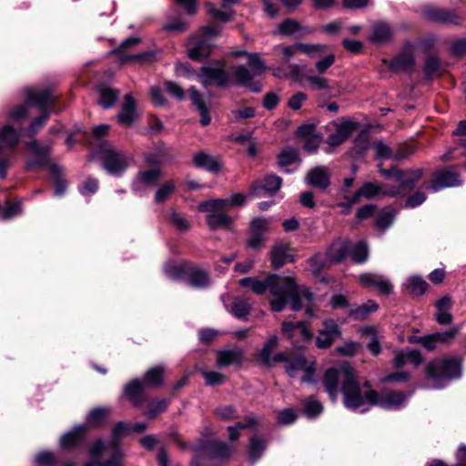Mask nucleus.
I'll list each match as a JSON object with an SVG mask.
<instances>
[{
    "mask_svg": "<svg viewBox=\"0 0 466 466\" xmlns=\"http://www.w3.org/2000/svg\"><path fill=\"white\" fill-rule=\"evenodd\" d=\"M248 66L250 69L245 66L235 67L233 70L235 80L238 85L248 86L254 92H259L260 87L258 83L253 82V78L266 70L265 64L258 54L252 53L248 55Z\"/></svg>",
    "mask_w": 466,
    "mask_h": 466,
    "instance_id": "6e6552de",
    "label": "nucleus"
},
{
    "mask_svg": "<svg viewBox=\"0 0 466 466\" xmlns=\"http://www.w3.org/2000/svg\"><path fill=\"white\" fill-rule=\"evenodd\" d=\"M165 369L161 365L149 369L143 378V382L147 387H157L163 381Z\"/></svg>",
    "mask_w": 466,
    "mask_h": 466,
    "instance_id": "ea45409f",
    "label": "nucleus"
},
{
    "mask_svg": "<svg viewBox=\"0 0 466 466\" xmlns=\"http://www.w3.org/2000/svg\"><path fill=\"white\" fill-rule=\"evenodd\" d=\"M306 181L312 187L325 189L329 185V176L325 167H317L308 172Z\"/></svg>",
    "mask_w": 466,
    "mask_h": 466,
    "instance_id": "473e14b6",
    "label": "nucleus"
},
{
    "mask_svg": "<svg viewBox=\"0 0 466 466\" xmlns=\"http://www.w3.org/2000/svg\"><path fill=\"white\" fill-rule=\"evenodd\" d=\"M298 160V152L293 148L284 149L279 156V165L280 167H288Z\"/></svg>",
    "mask_w": 466,
    "mask_h": 466,
    "instance_id": "6e6d98bb",
    "label": "nucleus"
},
{
    "mask_svg": "<svg viewBox=\"0 0 466 466\" xmlns=\"http://www.w3.org/2000/svg\"><path fill=\"white\" fill-rule=\"evenodd\" d=\"M27 148L34 155V158L26 162V169L44 168L49 164L50 147H41L37 140L26 143Z\"/></svg>",
    "mask_w": 466,
    "mask_h": 466,
    "instance_id": "dca6fc26",
    "label": "nucleus"
},
{
    "mask_svg": "<svg viewBox=\"0 0 466 466\" xmlns=\"http://www.w3.org/2000/svg\"><path fill=\"white\" fill-rule=\"evenodd\" d=\"M206 8L208 13L217 20L227 22L232 18V12L228 10H218L211 4H207Z\"/></svg>",
    "mask_w": 466,
    "mask_h": 466,
    "instance_id": "e2e57ef3",
    "label": "nucleus"
},
{
    "mask_svg": "<svg viewBox=\"0 0 466 466\" xmlns=\"http://www.w3.org/2000/svg\"><path fill=\"white\" fill-rule=\"evenodd\" d=\"M350 255L357 263L365 262L369 255L367 244L363 241H360L354 247H350Z\"/></svg>",
    "mask_w": 466,
    "mask_h": 466,
    "instance_id": "09e8293b",
    "label": "nucleus"
},
{
    "mask_svg": "<svg viewBox=\"0 0 466 466\" xmlns=\"http://www.w3.org/2000/svg\"><path fill=\"white\" fill-rule=\"evenodd\" d=\"M459 174L453 167L445 168L435 172L433 181L431 185H423L425 189L437 192L442 188L460 185Z\"/></svg>",
    "mask_w": 466,
    "mask_h": 466,
    "instance_id": "ddd939ff",
    "label": "nucleus"
},
{
    "mask_svg": "<svg viewBox=\"0 0 466 466\" xmlns=\"http://www.w3.org/2000/svg\"><path fill=\"white\" fill-rule=\"evenodd\" d=\"M408 396L401 391L383 390L376 391L373 406H379L386 410H398L403 406Z\"/></svg>",
    "mask_w": 466,
    "mask_h": 466,
    "instance_id": "4468645a",
    "label": "nucleus"
},
{
    "mask_svg": "<svg viewBox=\"0 0 466 466\" xmlns=\"http://www.w3.org/2000/svg\"><path fill=\"white\" fill-rule=\"evenodd\" d=\"M189 93H190V98L192 100L193 105L197 106V108L198 109V111L201 115V119H200L201 125L202 126L208 125L210 123L211 119L208 115V109L206 106L201 95L198 92V90L194 86L189 88Z\"/></svg>",
    "mask_w": 466,
    "mask_h": 466,
    "instance_id": "4c0bfd02",
    "label": "nucleus"
},
{
    "mask_svg": "<svg viewBox=\"0 0 466 466\" xmlns=\"http://www.w3.org/2000/svg\"><path fill=\"white\" fill-rule=\"evenodd\" d=\"M323 384L332 401H335L339 393V385L341 384L343 403L346 408L361 412L368 410L365 406H373L376 390L366 381L360 383L354 369L348 363L339 367L327 370L323 377Z\"/></svg>",
    "mask_w": 466,
    "mask_h": 466,
    "instance_id": "f03ea898",
    "label": "nucleus"
},
{
    "mask_svg": "<svg viewBox=\"0 0 466 466\" xmlns=\"http://www.w3.org/2000/svg\"><path fill=\"white\" fill-rule=\"evenodd\" d=\"M187 52L191 59L201 60L211 53V45L207 38L192 37L187 42Z\"/></svg>",
    "mask_w": 466,
    "mask_h": 466,
    "instance_id": "393cba45",
    "label": "nucleus"
},
{
    "mask_svg": "<svg viewBox=\"0 0 466 466\" xmlns=\"http://www.w3.org/2000/svg\"><path fill=\"white\" fill-rule=\"evenodd\" d=\"M281 185L282 179L280 177L274 174H268L255 183L253 192L258 196H260L261 192L272 195L279 190Z\"/></svg>",
    "mask_w": 466,
    "mask_h": 466,
    "instance_id": "a878e982",
    "label": "nucleus"
},
{
    "mask_svg": "<svg viewBox=\"0 0 466 466\" xmlns=\"http://www.w3.org/2000/svg\"><path fill=\"white\" fill-rule=\"evenodd\" d=\"M332 125L336 127V131L326 139V143L330 147L343 144L358 127V123L352 120H343L340 123L333 122Z\"/></svg>",
    "mask_w": 466,
    "mask_h": 466,
    "instance_id": "f3484780",
    "label": "nucleus"
},
{
    "mask_svg": "<svg viewBox=\"0 0 466 466\" xmlns=\"http://www.w3.org/2000/svg\"><path fill=\"white\" fill-rule=\"evenodd\" d=\"M270 225V218L262 217L254 218L250 222L247 248L254 250L261 249L267 240L266 234L269 231Z\"/></svg>",
    "mask_w": 466,
    "mask_h": 466,
    "instance_id": "9b49d317",
    "label": "nucleus"
},
{
    "mask_svg": "<svg viewBox=\"0 0 466 466\" xmlns=\"http://www.w3.org/2000/svg\"><path fill=\"white\" fill-rule=\"evenodd\" d=\"M20 139L19 132L10 124L0 129V177H6L7 168L14 158L13 151Z\"/></svg>",
    "mask_w": 466,
    "mask_h": 466,
    "instance_id": "0eeeda50",
    "label": "nucleus"
},
{
    "mask_svg": "<svg viewBox=\"0 0 466 466\" xmlns=\"http://www.w3.org/2000/svg\"><path fill=\"white\" fill-rule=\"evenodd\" d=\"M394 218V211L383 212L376 218L375 227L380 230H384L392 224Z\"/></svg>",
    "mask_w": 466,
    "mask_h": 466,
    "instance_id": "680f3d73",
    "label": "nucleus"
},
{
    "mask_svg": "<svg viewBox=\"0 0 466 466\" xmlns=\"http://www.w3.org/2000/svg\"><path fill=\"white\" fill-rule=\"evenodd\" d=\"M378 308L379 306L374 300H369L367 303L352 309L350 312V316L356 319H363L370 313L375 312Z\"/></svg>",
    "mask_w": 466,
    "mask_h": 466,
    "instance_id": "c03bdc74",
    "label": "nucleus"
},
{
    "mask_svg": "<svg viewBox=\"0 0 466 466\" xmlns=\"http://www.w3.org/2000/svg\"><path fill=\"white\" fill-rule=\"evenodd\" d=\"M321 403L314 398H309L304 404V411L308 417H316L322 412Z\"/></svg>",
    "mask_w": 466,
    "mask_h": 466,
    "instance_id": "4d7b16f0",
    "label": "nucleus"
},
{
    "mask_svg": "<svg viewBox=\"0 0 466 466\" xmlns=\"http://www.w3.org/2000/svg\"><path fill=\"white\" fill-rule=\"evenodd\" d=\"M245 198L243 194L236 193L230 198H217L202 202L198 206V210L201 212H211L224 210L228 207L242 206Z\"/></svg>",
    "mask_w": 466,
    "mask_h": 466,
    "instance_id": "2eb2a0df",
    "label": "nucleus"
},
{
    "mask_svg": "<svg viewBox=\"0 0 466 466\" xmlns=\"http://www.w3.org/2000/svg\"><path fill=\"white\" fill-rule=\"evenodd\" d=\"M359 280L366 288H374L380 294L388 296L392 292V284L383 275L376 273H363L359 276Z\"/></svg>",
    "mask_w": 466,
    "mask_h": 466,
    "instance_id": "a211bd4d",
    "label": "nucleus"
},
{
    "mask_svg": "<svg viewBox=\"0 0 466 466\" xmlns=\"http://www.w3.org/2000/svg\"><path fill=\"white\" fill-rule=\"evenodd\" d=\"M423 15L430 21L442 24L459 25L461 16L454 11L433 6H427L423 9Z\"/></svg>",
    "mask_w": 466,
    "mask_h": 466,
    "instance_id": "6ab92c4d",
    "label": "nucleus"
},
{
    "mask_svg": "<svg viewBox=\"0 0 466 466\" xmlns=\"http://www.w3.org/2000/svg\"><path fill=\"white\" fill-rule=\"evenodd\" d=\"M225 306L228 312L237 319L246 318L251 310L250 304L241 298H234L230 305L225 302Z\"/></svg>",
    "mask_w": 466,
    "mask_h": 466,
    "instance_id": "c9c22d12",
    "label": "nucleus"
},
{
    "mask_svg": "<svg viewBox=\"0 0 466 466\" xmlns=\"http://www.w3.org/2000/svg\"><path fill=\"white\" fill-rule=\"evenodd\" d=\"M244 352L240 349L219 350L217 352V366L218 368L230 365L239 366L243 361Z\"/></svg>",
    "mask_w": 466,
    "mask_h": 466,
    "instance_id": "c756f323",
    "label": "nucleus"
},
{
    "mask_svg": "<svg viewBox=\"0 0 466 466\" xmlns=\"http://www.w3.org/2000/svg\"><path fill=\"white\" fill-rule=\"evenodd\" d=\"M422 362L421 354L418 350H400L396 352L394 357V367L401 369L410 367L414 370Z\"/></svg>",
    "mask_w": 466,
    "mask_h": 466,
    "instance_id": "bb28decb",
    "label": "nucleus"
},
{
    "mask_svg": "<svg viewBox=\"0 0 466 466\" xmlns=\"http://www.w3.org/2000/svg\"><path fill=\"white\" fill-rule=\"evenodd\" d=\"M167 407V402L166 400H156L150 402L147 411L146 412V416L148 418H155L159 413L166 410Z\"/></svg>",
    "mask_w": 466,
    "mask_h": 466,
    "instance_id": "13d9d810",
    "label": "nucleus"
},
{
    "mask_svg": "<svg viewBox=\"0 0 466 466\" xmlns=\"http://www.w3.org/2000/svg\"><path fill=\"white\" fill-rule=\"evenodd\" d=\"M243 287L250 288L256 294H264L268 289L273 299L270 301L271 309L276 312L282 311L288 301H290L294 311L305 309L308 317H313L314 293L305 286L297 285L295 279L289 276L272 274L264 280L254 278H244L239 280Z\"/></svg>",
    "mask_w": 466,
    "mask_h": 466,
    "instance_id": "f257e3e1",
    "label": "nucleus"
},
{
    "mask_svg": "<svg viewBox=\"0 0 466 466\" xmlns=\"http://www.w3.org/2000/svg\"><path fill=\"white\" fill-rule=\"evenodd\" d=\"M460 328L459 327H453L449 330L443 331V332H436L435 337L438 340L439 345L440 344H451L452 340L455 339V337L459 334Z\"/></svg>",
    "mask_w": 466,
    "mask_h": 466,
    "instance_id": "052dcab7",
    "label": "nucleus"
},
{
    "mask_svg": "<svg viewBox=\"0 0 466 466\" xmlns=\"http://www.w3.org/2000/svg\"><path fill=\"white\" fill-rule=\"evenodd\" d=\"M339 335L340 330L338 325L332 319H328L324 322V328L316 339V345L319 349L329 348Z\"/></svg>",
    "mask_w": 466,
    "mask_h": 466,
    "instance_id": "b1692460",
    "label": "nucleus"
},
{
    "mask_svg": "<svg viewBox=\"0 0 466 466\" xmlns=\"http://www.w3.org/2000/svg\"><path fill=\"white\" fill-rule=\"evenodd\" d=\"M170 222L179 231H187L190 228L189 222L179 213L171 211L169 216Z\"/></svg>",
    "mask_w": 466,
    "mask_h": 466,
    "instance_id": "bf43d9fd",
    "label": "nucleus"
},
{
    "mask_svg": "<svg viewBox=\"0 0 466 466\" xmlns=\"http://www.w3.org/2000/svg\"><path fill=\"white\" fill-rule=\"evenodd\" d=\"M255 116L254 108L247 106L239 109L231 110L229 121L232 123L239 122L243 119L251 118Z\"/></svg>",
    "mask_w": 466,
    "mask_h": 466,
    "instance_id": "603ef678",
    "label": "nucleus"
},
{
    "mask_svg": "<svg viewBox=\"0 0 466 466\" xmlns=\"http://www.w3.org/2000/svg\"><path fill=\"white\" fill-rule=\"evenodd\" d=\"M100 158L103 167L110 175H120L123 173L127 168L131 160L127 155L111 147L101 149Z\"/></svg>",
    "mask_w": 466,
    "mask_h": 466,
    "instance_id": "9d476101",
    "label": "nucleus"
},
{
    "mask_svg": "<svg viewBox=\"0 0 466 466\" xmlns=\"http://www.w3.org/2000/svg\"><path fill=\"white\" fill-rule=\"evenodd\" d=\"M281 332L288 339H293L297 333L305 341L312 338V332L304 321H284L281 325Z\"/></svg>",
    "mask_w": 466,
    "mask_h": 466,
    "instance_id": "cd10ccee",
    "label": "nucleus"
},
{
    "mask_svg": "<svg viewBox=\"0 0 466 466\" xmlns=\"http://www.w3.org/2000/svg\"><path fill=\"white\" fill-rule=\"evenodd\" d=\"M137 105L131 94H127L116 118L119 125L130 127L137 118Z\"/></svg>",
    "mask_w": 466,
    "mask_h": 466,
    "instance_id": "4be33fe9",
    "label": "nucleus"
},
{
    "mask_svg": "<svg viewBox=\"0 0 466 466\" xmlns=\"http://www.w3.org/2000/svg\"><path fill=\"white\" fill-rule=\"evenodd\" d=\"M162 172L158 167L141 170L133 181V189L138 190L141 186L153 187L161 177Z\"/></svg>",
    "mask_w": 466,
    "mask_h": 466,
    "instance_id": "c85d7f7f",
    "label": "nucleus"
},
{
    "mask_svg": "<svg viewBox=\"0 0 466 466\" xmlns=\"http://www.w3.org/2000/svg\"><path fill=\"white\" fill-rule=\"evenodd\" d=\"M193 163L197 167L204 168L210 172H218L220 169L218 159L203 151L193 156Z\"/></svg>",
    "mask_w": 466,
    "mask_h": 466,
    "instance_id": "72a5a7b5",
    "label": "nucleus"
},
{
    "mask_svg": "<svg viewBox=\"0 0 466 466\" xmlns=\"http://www.w3.org/2000/svg\"><path fill=\"white\" fill-rule=\"evenodd\" d=\"M283 361L286 363V371L290 377H294L298 371H303L304 376L301 378V381H313L314 365L312 362H308L304 356L299 355L289 359L286 356V360Z\"/></svg>",
    "mask_w": 466,
    "mask_h": 466,
    "instance_id": "f8f14e48",
    "label": "nucleus"
},
{
    "mask_svg": "<svg viewBox=\"0 0 466 466\" xmlns=\"http://www.w3.org/2000/svg\"><path fill=\"white\" fill-rule=\"evenodd\" d=\"M450 51L453 56L462 57L466 55V38L455 39L450 47Z\"/></svg>",
    "mask_w": 466,
    "mask_h": 466,
    "instance_id": "774afa93",
    "label": "nucleus"
},
{
    "mask_svg": "<svg viewBox=\"0 0 466 466\" xmlns=\"http://www.w3.org/2000/svg\"><path fill=\"white\" fill-rule=\"evenodd\" d=\"M461 374V361L454 358L432 360L426 368L427 378L432 380L437 389L443 387L448 380L460 378Z\"/></svg>",
    "mask_w": 466,
    "mask_h": 466,
    "instance_id": "39448f33",
    "label": "nucleus"
},
{
    "mask_svg": "<svg viewBox=\"0 0 466 466\" xmlns=\"http://www.w3.org/2000/svg\"><path fill=\"white\" fill-rule=\"evenodd\" d=\"M25 93L26 96L25 103L13 108L8 114L9 119L12 121L20 122L25 119L28 116L29 106H35L41 110H46V107L52 105L56 99L49 89L26 88Z\"/></svg>",
    "mask_w": 466,
    "mask_h": 466,
    "instance_id": "423d86ee",
    "label": "nucleus"
},
{
    "mask_svg": "<svg viewBox=\"0 0 466 466\" xmlns=\"http://www.w3.org/2000/svg\"><path fill=\"white\" fill-rule=\"evenodd\" d=\"M188 283L195 288H205L209 284L208 274L200 269H194L188 273Z\"/></svg>",
    "mask_w": 466,
    "mask_h": 466,
    "instance_id": "49530a36",
    "label": "nucleus"
},
{
    "mask_svg": "<svg viewBox=\"0 0 466 466\" xmlns=\"http://www.w3.org/2000/svg\"><path fill=\"white\" fill-rule=\"evenodd\" d=\"M198 77L205 86L216 85L225 87L231 82V76L226 71L224 61L201 67Z\"/></svg>",
    "mask_w": 466,
    "mask_h": 466,
    "instance_id": "1a4fd4ad",
    "label": "nucleus"
},
{
    "mask_svg": "<svg viewBox=\"0 0 466 466\" xmlns=\"http://www.w3.org/2000/svg\"><path fill=\"white\" fill-rule=\"evenodd\" d=\"M289 244L283 241L278 242L272 247L269 258L274 269L280 268L288 260H293L292 255L289 254Z\"/></svg>",
    "mask_w": 466,
    "mask_h": 466,
    "instance_id": "5701e85b",
    "label": "nucleus"
},
{
    "mask_svg": "<svg viewBox=\"0 0 466 466\" xmlns=\"http://www.w3.org/2000/svg\"><path fill=\"white\" fill-rule=\"evenodd\" d=\"M91 461L86 466H124V453L114 441H97L90 450Z\"/></svg>",
    "mask_w": 466,
    "mask_h": 466,
    "instance_id": "20e7f679",
    "label": "nucleus"
},
{
    "mask_svg": "<svg viewBox=\"0 0 466 466\" xmlns=\"http://www.w3.org/2000/svg\"><path fill=\"white\" fill-rule=\"evenodd\" d=\"M392 31L390 25L383 22L373 25L370 39L374 43H383L390 39Z\"/></svg>",
    "mask_w": 466,
    "mask_h": 466,
    "instance_id": "58836bf2",
    "label": "nucleus"
},
{
    "mask_svg": "<svg viewBox=\"0 0 466 466\" xmlns=\"http://www.w3.org/2000/svg\"><path fill=\"white\" fill-rule=\"evenodd\" d=\"M176 184L173 180H168L163 183L156 191L154 201L156 203H164L175 192Z\"/></svg>",
    "mask_w": 466,
    "mask_h": 466,
    "instance_id": "a18cd8bd",
    "label": "nucleus"
},
{
    "mask_svg": "<svg viewBox=\"0 0 466 466\" xmlns=\"http://www.w3.org/2000/svg\"><path fill=\"white\" fill-rule=\"evenodd\" d=\"M361 337L370 338V341L367 344V348L373 355L380 352V345L378 339L377 330L374 327H364L360 329Z\"/></svg>",
    "mask_w": 466,
    "mask_h": 466,
    "instance_id": "37998d69",
    "label": "nucleus"
},
{
    "mask_svg": "<svg viewBox=\"0 0 466 466\" xmlns=\"http://www.w3.org/2000/svg\"><path fill=\"white\" fill-rule=\"evenodd\" d=\"M307 81L310 85L311 88L314 90H323L329 91L330 86L329 81L326 77L322 76V75H313L312 71L309 73L306 76Z\"/></svg>",
    "mask_w": 466,
    "mask_h": 466,
    "instance_id": "de8ad7c7",
    "label": "nucleus"
},
{
    "mask_svg": "<svg viewBox=\"0 0 466 466\" xmlns=\"http://www.w3.org/2000/svg\"><path fill=\"white\" fill-rule=\"evenodd\" d=\"M86 431L84 425L77 426L73 431L62 436L60 443L65 449H70L81 442Z\"/></svg>",
    "mask_w": 466,
    "mask_h": 466,
    "instance_id": "f704fd0d",
    "label": "nucleus"
},
{
    "mask_svg": "<svg viewBox=\"0 0 466 466\" xmlns=\"http://www.w3.org/2000/svg\"><path fill=\"white\" fill-rule=\"evenodd\" d=\"M279 339L276 335L270 336L258 353V360L266 365L286 360V353L279 352L271 357L273 350L277 347Z\"/></svg>",
    "mask_w": 466,
    "mask_h": 466,
    "instance_id": "412c9836",
    "label": "nucleus"
},
{
    "mask_svg": "<svg viewBox=\"0 0 466 466\" xmlns=\"http://www.w3.org/2000/svg\"><path fill=\"white\" fill-rule=\"evenodd\" d=\"M300 29L298 21L293 19H287L279 24L277 33L281 35H290L295 34Z\"/></svg>",
    "mask_w": 466,
    "mask_h": 466,
    "instance_id": "864d4df0",
    "label": "nucleus"
},
{
    "mask_svg": "<svg viewBox=\"0 0 466 466\" xmlns=\"http://www.w3.org/2000/svg\"><path fill=\"white\" fill-rule=\"evenodd\" d=\"M147 386L142 380L134 379L125 386L124 393L135 406H140L144 402L143 392Z\"/></svg>",
    "mask_w": 466,
    "mask_h": 466,
    "instance_id": "7c9ffc66",
    "label": "nucleus"
},
{
    "mask_svg": "<svg viewBox=\"0 0 466 466\" xmlns=\"http://www.w3.org/2000/svg\"><path fill=\"white\" fill-rule=\"evenodd\" d=\"M202 375L206 380V385L215 386L222 384L225 381V376L218 371H202Z\"/></svg>",
    "mask_w": 466,
    "mask_h": 466,
    "instance_id": "338daca9",
    "label": "nucleus"
},
{
    "mask_svg": "<svg viewBox=\"0 0 466 466\" xmlns=\"http://www.w3.org/2000/svg\"><path fill=\"white\" fill-rule=\"evenodd\" d=\"M163 28L169 32H184L187 28V25L180 17H177L167 21Z\"/></svg>",
    "mask_w": 466,
    "mask_h": 466,
    "instance_id": "69168bd1",
    "label": "nucleus"
},
{
    "mask_svg": "<svg viewBox=\"0 0 466 466\" xmlns=\"http://www.w3.org/2000/svg\"><path fill=\"white\" fill-rule=\"evenodd\" d=\"M207 223L210 229L215 230L220 228L228 227L232 223V218L223 212V210L208 212Z\"/></svg>",
    "mask_w": 466,
    "mask_h": 466,
    "instance_id": "e433bc0d",
    "label": "nucleus"
},
{
    "mask_svg": "<svg viewBox=\"0 0 466 466\" xmlns=\"http://www.w3.org/2000/svg\"><path fill=\"white\" fill-rule=\"evenodd\" d=\"M350 242L348 239L338 238L332 242L327 251V257L334 262H341L350 254Z\"/></svg>",
    "mask_w": 466,
    "mask_h": 466,
    "instance_id": "2f4dec72",
    "label": "nucleus"
},
{
    "mask_svg": "<svg viewBox=\"0 0 466 466\" xmlns=\"http://www.w3.org/2000/svg\"><path fill=\"white\" fill-rule=\"evenodd\" d=\"M214 414L222 420L229 421L238 419V412L232 405H223L215 409Z\"/></svg>",
    "mask_w": 466,
    "mask_h": 466,
    "instance_id": "8fccbe9b",
    "label": "nucleus"
},
{
    "mask_svg": "<svg viewBox=\"0 0 466 466\" xmlns=\"http://www.w3.org/2000/svg\"><path fill=\"white\" fill-rule=\"evenodd\" d=\"M265 450V443L259 438L254 436L250 439L248 456L252 461H257Z\"/></svg>",
    "mask_w": 466,
    "mask_h": 466,
    "instance_id": "3c124183",
    "label": "nucleus"
},
{
    "mask_svg": "<svg viewBox=\"0 0 466 466\" xmlns=\"http://www.w3.org/2000/svg\"><path fill=\"white\" fill-rule=\"evenodd\" d=\"M380 173L386 178H394L398 185H378L365 183L350 199V204L357 203L360 198H371L379 194L389 197H402L407 195L422 177V169H410L402 171L396 167L383 169L380 167Z\"/></svg>",
    "mask_w": 466,
    "mask_h": 466,
    "instance_id": "7ed1b4c3",
    "label": "nucleus"
},
{
    "mask_svg": "<svg viewBox=\"0 0 466 466\" xmlns=\"http://www.w3.org/2000/svg\"><path fill=\"white\" fill-rule=\"evenodd\" d=\"M404 286L412 296H421L425 293L428 283L420 276L409 277Z\"/></svg>",
    "mask_w": 466,
    "mask_h": 466,
    "instance_id": "a19ab883",
    "label": "nucleus"
},
{
    "mask_svg": "<svg viewBox=\"0 0 466 466\" xmlns=\"http://www.w3.org/2000/svg\"><path fill=\"white\" fill-rule=\"evenodd\" d=\"M414 66L413 46L410 43L404 46L403 50L389 64L391 71H410Z\"/></svg>",
    "mask_w": 466,
    "mask_h": 466,
    "instance_id": "aec40b11",
    "label": "nucleus"
},
{
    "mask_svg": "<svg viewBox=\"0 0 466 466\" xmlns=\"http://www.w3.org/2000/svg\"><path fill=\"white\" fill-rule=\"evenodd\" d=\"M109 415V410L106 408H96L92 410L87 416L90 423L97 424L103 421Z\"/></svg>",
    "mask_w": 466,
    "mask_h": 466,
    "instance_id": "0e129e2a",
    "label": "nucleus"
},
{
    "mask_svg": "<svg viewBox=\"0 0 466 466\" xmlns=\"http://www.w3.org/2000/svg\"><path fill=\"white\" fill-rule=\"evenodd\" d=\"M231 453L230 448L222 441L215 443L210 451V456L214 459H227Z\"/></svg>",
    "mask_w": 466,
    "mask_h": 466,
    "instance_id": "5fc2aeb1",
    "label": "nucleus"
},
{
    "mask_svg": "<svg viewBox=\"0 0 466 466\" xmlns=\"http://www.w3.org/2000/svg\"><path fill=\"white\" fill-rule=\"evenodd\" d=\"M98 93L100 95L98 104L106 109L112 107L118 97L117 90L106 86H99Z\"/></svg>",
    "mask_w": 466,
    "mask_h": 466,
    "instance_id": "79ce46f5",
    "label": "nucleus"
}]
</instances>
